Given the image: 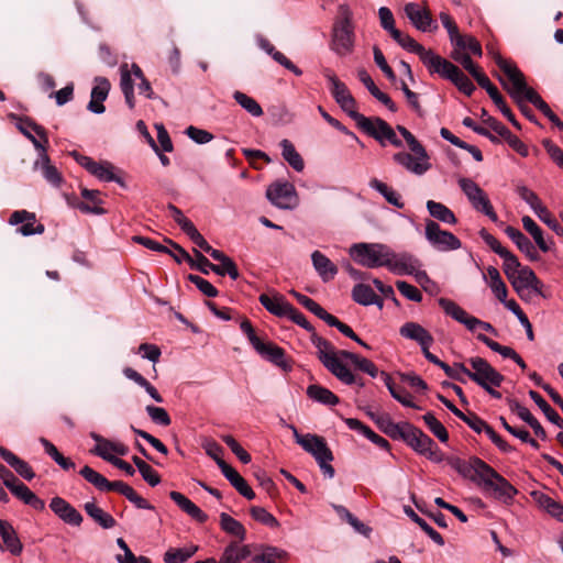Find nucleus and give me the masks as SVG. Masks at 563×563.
<instances>
[{"label":"nucleus","mask_w":563,"mask_h":563,"mask_svg":"<svg viewBox=\"0 0 563 563\" xmlns=\"http://www.w3.org/2000/svg\"><path fill=\"white\" fill-rule=\"evenodd\" d=\"M353 12L347 4H340L331 33V49L339 56L350 55L354 49Z\"/></svg>","instance_id":"1"},{"label":"nucleus","mask_w":563,"mask_h":563,"mask_svg":"<svg viewBox=\"0 0 563 563\" xmlns=\"http://www.w3.org/2000/svg\"><path fill=\"white\" fill-rule=\"evenodd\" d=\"M310 341L317 349L318 357L321 363L333 375L345 385H352L355 382L354 375L350 368L339 360L336 350L330 341L320 336L317 332L310 335Z\"/></svg>","instance_id":"2"},{"label":"nucleus","mask_w":563,"mask_h":563,"mask_svg":"<svg viewBox=\"0 0 563 563\" xmlns=\"http://www.w3.org/2000/svg\"><path fill=\"white\" fill-rule=\"evenodd\" d=\"M350 255L364 267H386L390 247L380 243H356L351 246Z\"/></svg>","instance_id":"3"},{"label":"nucleus","mask_w":563,"mask_h":563,"mask_svg":"<svg viewBox=\"0 0 563 563\" xmlns=\"http://www.w3.org/2000/svg\"><path fill=\"white\" fill-rule=\"evenodd\" d=\"M430 74H438L450 80L456 88L466 96H472L476 87L472 80L453 63L437 55L433 62L429 63Z\"/></svg>","instance_id":"4"},{"label":"nucleus","mask_w":563,"mask_h":563,"mask_svg":"<svg viewBox=\"0 0 563 563\" xmlns=\"http://www.w3.org/2000/svg\"><path fill=\"white\" fill-rule=\"evenodd\" d=\"M355 404L358 409L365 411V413L377 424L379 430L384 432L386 435L391 438L393 440H402L407 428L409 427V422H400L396 423L391 420L389 415L387 413H378L379 406L376 404L368 405L365 400L358 395L355 398Z\"/></svg>","instance_id":"5"},{"label":"nucleus","mask_w":563,"mask_h":563,"mask_svg":"<svg viewBox=\"0 0 563 563\" xmlns=\"http://www.w3.org/2000/svg\"><path fill=\"white\" fill-rule=\"evenodd\" d=\"M323 75L330 84V92L339 107L356 123L364 114L356 111L357 102L347 86L341 81L333 70L327 68Z\"/></svg>","instance_id":"6"},{"label":"nucleus","mask_w":563,"mask_h":563,"mask_svg":"<svg viewBox=\"0 0 563 563\" xmlns=\"http://www.w3.org/2000/svg\"><path fill=\"white\" fill-rule=\"evenodd\" d=\"M356 125L382 146H386L387 143L395 147L402 146V142L397 136L395 130L379 117L367 118L364 115Z\"/></svg>","instance_id":"7"},{"label":"nucleus","mask_w":563,"mask_h":563,"mask_svg":"<svg viewBox=\"0 0 563 563\" xmlns=\"http://www.w3.org/2000/svg\"><path fill=\"white\" fill-rule=\"evenodd\" d=\"M406 428L407 432L402 441H405L415 452L435 463L443 461V453L428 434L411 423Z\"/></svg>","instance_id":"8"},{"label":"nucleus","mask_w":563,"mask_h":563,"mask_svg":"<svg viewBox=\"0 0 563 563\" xmlns=\"http://www.w3.org/2000/svg\"><path fill=\"white\" fill-rule=\"evenodd\" d=\"M459 185L476 211L484 213L493 222H498V216L495 212L487 195L474 180L470 178H461L459 180Z\"/></svg>","instance_id":"9"},{"label":"nucleus","mask_w":563,"mask_h":563,"mask_svg":"<svg viewBox=\"0 0 563 563\" xmlns=\"http://www.w3.org/2000/svg\"><path fill=\"white\" fill-rule=\"evenodd\" d=\"M472 371L468 369L466 379H471L481 387L493 385L499 387L504 382V376L497 372L486 360L482 357H472L468 360Z\"/></svg>","instance_id":"10"},{"label":"nucleus","mask_w":563,"mask_h":563,"mask_svg":"<svg viewBox=\"0 0 563 563\" xmlns=\"http://www.w3.org/2000/svg\"><path fill=\"white\" fill-rule=\"evenodd\" d=\"M438 302L439 306L444 310V312L448 316H450L457 322L464 324L470 331H474L477 327H479L487 332H490L495 335L497 334L496 329L490 323L482 321L473 316H470L456 302L446 298H440Z\"/></svg>","instance_id":"11"},{"label":"nucleus","mask_w":563,"mask_h":563,"mask_svg":"<svg viewBox=\"0 0 563 563\" xmlns=\"http://www.w3.org/2000/svg\"><path fill=\"white\" fill-rule=\"evenodd\" d=\"M484 490L492 492L493 496L505 504H510L514 497L518 494L515 488L505 477L497 473L493 467L488 471L482 481Z\"/></svg>","instance_id":"12"},{"label":"nucleus","mask_w":563,"mask_h":563,"mask_svg":"<svg viewBox=\"0 0 563 563\" xmlns=\"http://www.w3.org/2000/svg\"><path fill=\"white\" fill-rule=\"evenodd\" d=\"M424 234L428 242L441 252L459 250L462 245L453 233L441 230L439 223L432 220H427Z\"/></svg>","instance_id":"13"},{"label":"nucleus","mask_w":563,"mask_h":563,"mask_svg":"<svg viewBox=\"0 0 563 563\" xmlns=\"http://www.w3.org/2000/svg\"><path fill=\"white\" fill-rule=\"evenodd\" d=\"M498 79L515 102L528 101L534 104L536 101L541 98L533 88L527 85L525 75L521 70L512 71L511 78L509 79L511 86H509L500 76H498Z\"/></svg>","instance_id":"14"},{"label":"nucleus","mask_w":563,"mask_h":563,"mask_svg":"<svg viewBox=\"0 0 563 563\" xmlns=\"http://www.w3.org/2000/svg\"><path fill=\"white\" fill-rule=\"evenodd\" d=\"M267 199L279 209H291L296 205L297 196L292 184L276 181L267 187Z\"/></svg>","instance_id":"15"},{"label":"nucleus","mask_w":563,"mask_h":563,"mask_svg":"<svg viewBox=\"0 0 563 563\" xmlns=\"http://www.w3.org/2000/svg\"><path fill=\"white\" fill-rule=\"evenodd\" d=\"M12 118L18 120L16 128L26 139L32 142L34 147L38 151L45 152L44 144L48 143L45 129L42 125L35 123L29 117L22 118L12 115Z\"/></svg>","instance_id":"16"},{"label":"nucleus","mask_w":563,"mask_h":563,"mask_svg":"<svg viewBox=\"0 0 563 563\" xmlns=\"http://www.w3.org/2000/svg\"><path fill=\"white\" fill-rule=\"evenodd\" d=\"M389 34L404 49L417 54L427 68L429 67V63L433 62L438 55L431 49H426L415 38L398 29L393 30Z\"/></svg>","instance_id":"17"},{"label":"nucleus","mask_w":563,"mask_h":563,"mask_svg":"<svg viewBox=\"0 0 563 563\" xmlns=\"http://www.w3.org/2000/svg\"><path fill=\"white\" fill-rule=\"evenodd\" d=\"M394 162L405 167L408 172L416 175H423L431 168L430 157L424 150L423 156L420 154H410L407 152H398L393 155Z\"/></svg>","instance_id":"18"},{"label":"nucleus","mask_w":563,"mask_h":563,"mask_svg":"<svg viewBox=\"0 0 563 563\" xmlns=\"http://www.w3.org/2000/svg\"><path fill=\"white\" fill-rule=\"evenodd\" d=\"M311 440L312 446L311 451H308V453L314 457L321 472L329 478H332L335 474V471L330 464V462L333 461V454L331 450L322 437L317 435V438H312Z\"/></svg>","instance_id":"19"},{"label":"nucleus","mask_w":563,"mask_h":563,"mask_svg":"<svg viewBox=\"0 0 563 563\" xmlns=\"http://www.w3.org/2000/svg\"><path fill=\"white\" fill-rule=\"evenodd\" d=\"M420 266L419 261L409 253H395L390 249L386 267L397 275H415Z\"/></svg>","instance_id":"20"},{"label":"nucleus","mask_w":563,"mask_h":563,"mask_svg":"<svg viewBox=\"0 0 563 563\" xmlns=\"http://www.w3.org/2000/svg\"><path fill=\"white\" fill-rule=\"evenodd\" d=\"M49 508L67 525L79 527L84 521L81 514L62 497H53L49 503Z\"/></svg>","instance_id":"21"},{"label":"nucleus","mask_w":563,"mask_h":563,"mask_svg":"<svg viewBox=\"0 0 563 563\" xmlns=\"http://www.w3.org/2000/svg\"><path fill=\"white\" fill-rule=\"evenodd\" d=\"M164 241L170 245L175 251L180 252L183 258L190 265L192 269H198L205 275H208L210 271L218 272L214 267V264L211 263L201 252L198 250H194L195 258H192L185 249H183L179 244L174 242L173 240L165 238Z\"/></svg>","instance_id":"22"},{"label":"nucleus","mask_w":563,"mask_h":563,"mask_svg":"<svg viewBox=\"0 0 563 563\" xmlns=\"http://www.w3.org/2000/svg\"><path fill=\"white\" fill-rule=\"evenodd\" d=\"M23 222L25 223L18 229V232L24 236L42 234L45 230L44 225L41 223L34 227V223L36 222L35 213L29 212L26 210L14 211L9 219V223L11 225H16Z\"/></svg>","instance_id":"23"},{"label":"nucleus","mask_w":563,"mask_h":563,"mask_svg":"<svg viewBox=\"0 0 563 563\" xmlns=\"http://www.w3.org/2000/svg\"><path fill=\"white\" fill-rule=\"evenodd\" d=\"M111 85L106 77H96L95 86L91 90V99L88 103V110L96 114H101L106 111L103 101L107 99Z\"/></svg>","instance_id":"24"},{"label":"nucleus","mask_w":563,"mask_h":563,"mask_svg":"<svg viewBox=\"0 0 563 563\" xmlns=\"http://www.w3.org/2000/svg\"><path fill=\"white\" fill-rule=\"evenodd\" d=\"M380 380L384 383L385 387H397L399 385L408 387H428L427 383L413 372H396L393 375L380 372Z\"/></svg>","instance_id":"25"},{"label":"nucleus","mask_w":563,"mask_h":563,"mask_svg":"<svg viewBox=\"0 0 563 563\" xmlns=\"http://www.w3.org/2000/svg\"><path fill=\"white\" fill-rule=\"evenodd\" d=\"M405 13L410 22L422 32L432 31L438 27L437 24L433 25L430 11L427 9H420L417 3H407L405 5Z\"/></svg>","instance_id":"26"},{"label":"nucleus","mask_w":563,"mask_h":563,"mask_svg":"<svg viewBox=\"0 0 563 563\" xmlns=\"http://www.w3.org/2000/svg\"><path fill=\"white\" fill-rule=\"evenodd\" d=\"M490 465L481 460L477 456H473L468 462H464L460 470V475L477 484H482V481L490 470Z\"/></svg>","instance_id":"27"},{"label":"nucleus","mask_w":563,"mask_h":563,"mask_svg":"<svg viewBox=\"0 0 563 563\" xmlns=\"http://www.w3.org/2000/svg\"><path fill=\"white\" fill-rule=\"evenodd\" d=\"M170 499L188 516L199 523H205L208 520V515L205 514L197 505H195L184 494L173 490L169 493Z\"/></svg>","instance_id":"28"},{"label":"nucleus","mask_w":563,"mask_h":563,"mask_svg":"<svg viewBox=\"0 0 563 563\" xmlns=\"http://www.w3.org/2000/svg\"><path fill=\"white\" fill-rule=\"evenodd\" d=\"M34 168H40L43 177L53 187L59 188L64 183V178L58 169L51 164V159L45 152L40 151V159L34 163Z\"/></svg>","instance_id":"29"},{"label":"nucleus","mask_w":563,"mask_h":563,"mask_svg":"<svg viewBox=\"0 0 563 563\" xmlns=\"http://www.w3.org/2000/svg\"><path fill=\"white\" fill-rule=\"evenodd\" d=\"M0 456L24 479L32 481L35 473L31 465L10 450L0 446Z\"/></svg>","instance_id":"30"},{"label":"nucleus","mask_w":563,"mask_h":563,"mask_svg":"<svg viewBox=\"0 0 563 563\" xmlns=\"http://www.w3.org/2000/svg\"><path fill=\"white\" fill-rule=\"evenodd\" d=\"M311 261L316 272L324 283L332 280L338 274V267L320 251L312 252Z\"/></svg>","instance_id":"31"},{"label":"nucleus","mask_w":563,"mask_h":563,"mask_svg":"<svg viewBox=\"0 0 563 563\" xmlns=\"http://www.w3.org/2000/svg\"><path fill=\"white\" fill-rule=\"evenodd\" d=\"M258 300L268 312L279 318L286 317L288 308L291 307V303H289L285 297L279 294H275L273 297L262 294Z\"/></svg>","instance_id":"32"},{"label":"nucleus","mask_w":563,"mask_h":563,"mask_svg":"<svg viewBox=\"0 0 563 563\" xmlns=\"http://www.w3.org/2000/svg\"><path fill=\"white\" fill-rule=\"evenodd\" d=\"M401 336L413 340L422 345H431L433 343L432 335L419 323L406 322L399 330Z\"/></svg>","instance_id":"33"},{"label":"nucleus","mask_w":563,"mask_h":563,"mask_svg":"<svg viewBox=\"0 0 563 563\" xmlns=\"http://www.w3.org/2000/svg\"><path fill=\"white\" fill-rule=\"evenodd\" d=\"M258 46L261 47V49H263L264 52H266L268 55L272 56V58L278 63L279 65H282L283 67H285L286 69H288L289 71H291L294 75L296 76H301L302 75V70L300 68H298L289 58H287L282 52L277 51L275 48V46L267 40V38H264V37H261L258 40Z\"/></svg>","instance_id":"34"},{"label":"nucleus","mask_w":563,"mask_h":563,"mask_svg":"<svg viewBox=\"0 0 563 563\" xmlns=\"http://www.w3.org/2000/svg\"><path fill=\"white\" fill-rule=\"evenodd\" d=\"M343 420L351 430L358 431L377 446L387 451L390 449L389 442L385 438L375 433L369 427L365 426L358 419L344 418Z\"/></svg>","instance_id":"35"},{"label":"nucleus","mask_w":563,"mask_h":563,"mask_svg":"<svg viewBox=\"0 0 563 563\" xmlns=\"http://www.w3.org/2000/svg\"><path fill=\"white\" fill-rule=\"evenodd\" d=\"M10 492L25 505L31 506L33 509L42 511L45 508V503L43 499L37 497L25 484L19 482L13 487H11Z\"/></svg>","instance_id":"36"},{"label":"nucleus","mask_w":563,"mask_h":563,"mask_svg":"<svg viewBox=\"0 0 563 563\" xmlns=\"http://www.w3.org/2000/svg\"><path fill=\"white\" fill-rule=\"evenodd\" d=\"M0 536L2 538L3 543L5 544L7 549L13 554L19 555L22 550L23 545L12 527L10 522L7 520L0 519Z\"/></svg>","instance_id":"37"},{"label":"nucleus","mask_w":563,"mask_h":563,"mask_svg":"<svg viewBox=\"0 0 563 563\" xmlns=\"http://www.w3.org/2000/svg\"><path fill=\"white\" fill-rule=\"evenodd\" d=\"M214 261L220 262V264H214V267L218 272H214L219 276L229 275V277L233 280H236L240 277V273L234 261L224 254L222 251H213L212 256Z\"/></svg>","instance_id":"38"},{"label":"nucleus","mask_w":563,"mask_h":563,"mask_svg":"<svg viewBox=\"0 0 563 563\" xmlns=\"http://www.w3.org/2000/svg\"><path fill=\"white\" fill-rule=\"evenodd\" d=\"M86 514L102 529H112L115 527V519L102 508L96 505L95 501H88L84 505Z\"/></svg>","instance_id":"39"},{"label":"nucleus","mask_w":563,"mask_h":563,"mask_svg":"<svg viewBox=\"0 0 563 563\" xmlns=\"http://www.w3.org/2000/svg\"><path fill=\"white\" fill-rule=\"evenodd\" d=\"M369 187L379 192L391 206L398 209H402L405 207V203L401 200L400 195L397 191H395L391 187H389L387 184L380 181L379 179L372 178L369 180Z\"/></svg>","instance_id":"40"},{"label":"nucleus","mask_w":563,"mask_h":563,"mask_svg":"<svg viewBox=\"0 0 563 563\" xmlns=\"http://www.w3.org/2000/svg\"><path fill=\"white\" fill-rule=\"evenodd\" d=\"M120 87L124 95L125 102L130 109H134L135 107V97H134V82L129 69L128 64H123L120 66Z\"/></svg>","instance_id":"41"},{"label":"nucleus","mask_w":563,"mask_h":563,"mask_svg":"<svg viewBox=\"0 0 563 563\" xmlns=\"http://www.w3.org/2000/svg\"><path fill=\"white\" fill-rule=\"evenodd\" d=\"M220 527L225 533L238 538L240 541L246 539L244 526L227 512L220 514Z\"/></svg>","instance_id":"42"},{"label":"nucleus","mask_w":563,"mask_h":563,"mask_svg":"<svg viewBox=\"0 0 563 563\" xmlns=\"http://www.w3.org/2000/svg\"><path fill=\"white\" fill-rule=\"evenodd\" d=\"M521 221L523 229L532 236L538 247L542 252L550 251V244L544 239L542 229L534 222V220L529 216H525Z\"/></svg>","instance_id":"43"},{"label":"nucleus","mask_w":563,"mask_h":563,"mask_svg":"<svg viewBox=\"0 0 563 563\" xmlns=\"http://www.w3.org/2000/svg\"><path fill=\"white\" fill-rule=\"evenodd\" d=\"M427 209L431 217L443 223L455 224L457 221L454 213L445 205L441 202L428 200Z\"/></svg>","instance_id":"44"},{"label":"nucleus","mask_w":563,"mask_h":563,"mask_svg":"<svg viewBox=\"0 0 563 563\" xmlns=\"http://www.w3.org/2000/svg\"><path fill=\"white\" fill-rule=\"evenodd\" d=\"M282 155L284 159L296 170L302 172L305 163L300 154L296 151L294 144L289 140H283L280 142Z\"/></svg>","instance_id":"45"},{"label":"nucleus","mask_w":563,"mask_h":563,"mask_svg":"<svg viewBox=\"0 0 563 563\" xmlns=\"http://www.w3.org/2000/svg\"><path fill=\"white\" fill-rule=\"evenodd\" d=\"M529 395L531 399L536 402V405L542 410L544 416L551 421L553 424L563 429V419L559 416V413L545 401V399L537 393L534 389H530Z\"/></svg>","instance_id":"46"},{"label":"nucleus","mask_w":563,"mask_h":563,"mask_svg":"<svg viewBox=\"0 0 563 563\" xmlns=\"http://www.w3.org/2000/svg\"><path fill=\"white\" fill-rule=\"evenodd\" d=\"M404 512L413 521L416 522L429 537L430 539L437 543L438 545L442 547L444 545V539L442 536L435 531L424 519L419 517L411 507L405 506Z\"/></svg>","instance_id":"47"},{"label":"nucleus","mask_w":563,"mask_h":563,"mask_svg":"<svg viewBox=\"0 0 563 563\" xmlns=\"http://www.w3.org/2000/svg\"><path fill=\"white\" fill-rule=\"evenodd\" d=\"M263 357L268 360L269 362L274 363L275 365L285 368L286 367V361H285V351L273 344V343H264L263 342V349H255Z\"/></svg>","instance_id":"48"},{"label":"nucleus","mask_w":563,"mask_h":563,"mask_svg":"<svg viewBox=\"0 0 563 563\" xmlns=\"http://www.w3.org/2000/svg\"><path fill=\"white\" fill-rule=\"evenodd\" d=\"M288 553L279 548L263 545L262 553L252 559V563H276L278 560H285Z\"/></svg>","instance_id":"49"},{"label":"nucleus","mask_w":563,"mask_h":563,"mask_svg":"<svg viewBox=\"0 0 563 563\" xmlns=\"http://www.w3.org/2000/svg\"><path fill=\"white\" fill-rule=\"evenodd\" d=\"M352 299L361 306H371L376 298V292L367 284H356L351 292Z\"/></svg>","instance_id":"50"},{"label":"nucleus","mask_w":563,"mask_h":563,"mask_svg":"<svg viewBox=\"0 0 563 563\" xmlns=\"http://www.w3.org/2000/svg\"><path fill=\"white\" fill-rule=\"evenodd\" d=\"M91 175L97 177L98 179L102 181H115L117 184L124 186V181L122 178L118 177L113 172V166L108 163H98L96 162L95 167L92 168Z\"/></svg>","instance_id":"51"},{"label":"nucleus","mask_w":563,"mask_h":563,"mask_svg":"<svg viewBox=\"0 0 563 563\" xmlns=\"http://www.w3.org/2000/svg\"><path fill=\"white\" fill-rule=\"evenodd\" d=\"M41 444L44 446L45 452L65 471H68L70 468L75 467V463L68 459L65 457L57 448L49 442L45 438L40 439Z\"/></svg>","instance_id":"52"},{"label":"nucleus","mask_w":563,"mask_h":563,"mask_svg":"<svg viewBox=\"0 0 563 563\" xmlns=\"http://www.w3.org/2000/svg\"><path fill=\"white\" fill-rule=\"evenodd\" d=\"M487 274L490 278L489 286L492 288V291L495 294L499 301H504V299L507 298L508 290L506 284L503 282L500 277L498 269L494 266H489L487 268Z\"/></svg>","instance_id":"53"},{"label":"nucleus","mask_w":563,"mask_h":563,"mask_svg":"<svg viewBox=\"0 0 563 563\" xmlns=\"http://www.w3.org/2000/svg\"><path fill=\"white\" fill-rule=\"evenodd\" d=\"M516 192L526 203L530 206V208L534 211L536 214H538V212L544 213L545 206H543L538 195L530 188H528L525 185H521L516 188Z\"/></svg>","instance_id":"54"},{"label":"nucleus","mask_w":563,"mask_h":563,"mask_svg":"<svg viewBox=\"0 0 563 563\" xmlns=\"http://www.w3.org/2000/svg\"><path fill=\"white\" fill-rule=\"evenodd\" d=\"M233 98L245 111H247L253 117H261L263 114V109L260 103L252 97L247 96L242 91H235L233 93Z\"/></svg>","instance_id":"55"},{"label":"nucleus","mask_w":563,"mask_h":563,"mask_svg":"<svg viewBox=\"0 0 563 563\" xmlns=\"http://www.w3.org/2000/svg\"><path fill=\"white\" fill-rule=\"evenodd\" d=\"M198 551V547L194 545L187 549L170 548L164 554L165 563H184Z\"/></svg>","instance_id":"56"},{"label":"nucleus","mask_w":563,"mask_h":563,"mask_svg":"<svg viewBox=\"0 0 563 563\" xmlns=\"http://www.w3.org/2000/svg\"><path fill=\"white\" fill-rule=\"evenodd\" d=\"M422 420L429 428V430L437 437L441 442H448L449 432L445 427L439 421L432 412H427L422 416Z\"/></svg>","instance_id":"57"},{"label":"nucleus","mask_w":563,"mask_h":563,"mask_svg":"<svg viewBox=\"0 0 563 563\" xmlns=\"http://www.w3.org/2000/svg\"><path fill=\"white\" fill-rule=\"evenodd\" d=\"M307 396L324 406H335L340 402V398L331 389H307Z\"/></svg>","instance_id":"58"},{"label":"nucleus","mask_w":563,"mask_h":563,"mask_svg":"<svg viewBox=\"0 0 563 563\" xmlns=\"http://www.w3.org/2000/svg\"><path fill=\"white\" fill-rule=\"evenodd\" d=\"M440 367L451 379L457 380L461 384L467 383L466 375H468V368L463 363H453V365H449L443 362Z\"/></svg>","instance_id":"59"},{"label":"nucleus","mask_w":563,"mask_h":563,"mask_svg":"<svg viewBox=\"0 0 563 563\" xmlns=\"http://www.w3.org/2000/svg\"><path fill=\"white\" fill-rule=\"evenodd\" d=\"M439 16L442 25L448 31L451 44L462 46V34H460L459 27L452 16L446 12H441Z\"/></svg>","instance_id":"60"},{"label":"nucleus","mask_w":563,"mask_h":563,"mask_svg":"<svg viewBox=\"0 0 563 563\" xmlns=\"http://www.w3.org/2000/svg\"><path fill=\"white\" fill-rule=\"evenodd\" d=\"M79 474L91 485H93L100 492L106 490V486L108 485V479L91 468L90 466L86 465L80 471Z\"/></svg>","instance_id":"61"},{"label":"nucleus","mask_w":563,"mask_h":563,"mask_svg":"<svg viewBox=\"0 0 563 563\" xmlns=\"http://www.w3.org/2000/svg\"><path fill=\"white\" fill-rule=\"evenodd\" d=\"M477 339L483 342L486 346H488L492 351L500 354L503 357L506 358H514L518 357V353L510 346H505L499 344L498 342L489 339L485 334H478Z\"/></svg>","instance_id":"62"},{"label":"nucleus","mask_w":563,"mask_h":563,"mask_svg":"<svg viewBox=\"0 0 563 563\" xmlns=\"http://www.w3.org/2000/svg\"><path fill=\"white\" fill-rule=\"evenodd\" d=\"M500 257L504 260L503 268L508 279H511L525 267L510 251H505Z\"/></svg>","instance_id":"63"},{"label":"nucleus","mask_w":563,"mask_h":563,"mask_svg":"<svg viewBox=\"0 0 563 563\" xmlns=\"http://www.w3.org/2000/svg\"><path fill=\"white\" fill-rule=\"evenodd\" d=\"M536 273L528 266H525L517 275H515L509 282L515 290L529 288L533 280Z\"/></svg>","instance_id":"64"}]
</instances>
